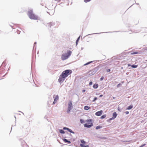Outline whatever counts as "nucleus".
I'll list each match as a JSON object with an SVG mask.
<instances>
[{
    "label": "nucleus",
    "mask_w": 147,
    "mask_h": 147,
    "mask_svg": "<svg viewBox=\"0 0 147 147\" xmlns=\"http://www.w3.org/2000/svg\"><path fill=\"white\" fill-rule=\"evenodd\" d=\"M72 73V71L70 69H67L63 71L59 76L58 81L60 83H62L65 80L66 78Z\"/></svg>",
    "instance_id": "nucleus-1"
},
{
    "label": "nucleus",
    "mask_w": 147,
    "mask_h": 147,
    "mask_svg": "<svg viewBox=\"0 0 147 147\" xmlns=\"http://www.w3.org/2000/svg\"><path fill=\"white\" fill-rule=\"evenodd\" d=\"M27 14L29 17L31 19L37 20L38 19V16L33 13L32 10L28 11Z\"/></svg>",
    "instance_id": "nucleus-2"
},
{
    "label": "nucleus",
    "mask_w": 147,
    "mask_h": 147,
    "mask_svg": "<svg viewBox=\"0 0 147 147\" xmlns=\"http://www.w3.org/2000/svg\"><path fill=\"white\" fill-rule=\"evenodd\" d=\"M71 52L70 51H68L67 53L63 54L61 56V59L63 60H64L67 59L71 55Z\"/></svg>",
    "instance_id": "nucleus-3"
},
{
    "label": "nucleus",
    "mask_w": 147,
    "mask_h": 147,
    "mask_svg": "<svg viewBox=\"0 0 147 147\" xmlns=\"http://www.w3.org/2000/svg\"><path fill=\"white\" fill-rule=\"evenodd\" d=\"M85 121L86 122V123L84 125V127L90 128L93 126V124L91 119L87 120Z\"/></svg>",
    "instance_id": "nucleus-4"
},
{
    "label": "nucleus",
    "mask_w": 147,
    "mask_h": 147,
    "mask_svg": "<svg viewBox=\"0 0 147 147\" xmlns=\"http://www.w3.org/2000/svg\"><path fill=\"white\" fill-rule=\"evenodd\" d=\"M72 104L71 101H70L68 104V108L67 110V112L68 113L69 112L71 109L72 108Z\"/></svg>",
    "instance_id": "nucleus-5"
},
{
    "label": "nucleus",
    "mask_w": 147,
    "mask_h": 147,
    "mask_svg": "<svg viewBox=\"0 0 147 147\" xmlns=\"http://www.w3.org/2000/svg\"><path fill=\"white\" fill-rule=\"evenodd\" d=\"M53 98H54V101L53 102V104H55L56 102L59 99V96L58 95H57L55 96V97H54V96H53Z\"/></svg>",
    "instance_id": "nucleus-6"
},
{
    "label": "nucleus",
    "mask_w": 147,
    "mask_h": 147,
    "mask_svg": "<svg viewBox=\"0 0 147 147\" xmlns=\"http://www.w3.org/2000/svg\"><path fill=\"white\" fill-rule=\"evenodd\" d=\"M81 142L82 143V144H80V146L82 147H88V146H85L84 145V144L85 143V142L83 140L81 141Z\"/></svg>",
    "instance_id": "nucleus-7"
},
{
    "label": "nucleus",
    "mask_w": 147,
    "mask_h": 147,
    "mask_svg": "<svg viewBox=\"0 0 147 147\" xmlns=\"http://www.w3.org/2000/svg\"><path fill=\"white\" fill-rule=\"evenodd\" d=\"M117 115V114L116 113V112H115L113 113V117L112 118H110L109 119L110 120H111L112 119H114L115 118Z\"/></svg>",
    "instance_id": "nucleus-8"
},
{
    "label": "nucleus",
    "mask_w": 147,
    "mask_h": 147,
    "mask_svg": "<svg viewBox=\"0 0 147 147\" xmlns=\"http://www.w3.org/2000/svg\"><path fill=\"white\" fill-rule=\"evenodd\" d=\"M102 112V111L101 110L100 111H98V112H96L95 113V115L96 116H100L101 115Z\"/></svg>",
    "instance_id": "nucleus-9"
},
{
    "label": "nucleus",
    "mask_w": 147,
    "mask_h": 147,
    "mask_svg": "<svg viewBox=\"0 0 147 147\" xmlns=\"http://www.w3.org/2000/svg\"><path fill=\"white\" fill-rule=\"evenodd\" d=\"M54 24H55L54 23L51 22L48 24V26L51 27V26H53L54 25Z\"/></svg>",
    "instance_id": "nucleus-10"
},
{
    "label": "nucleus",
    "mask_w": 147,
    "mask_h": 147,
    "mask_svg": "<svg viewBox=\"0 0 147 147\" xmlns=\"http://www.w3.org/2000/svg\"><path fill=\"white\" fill-rule=\"evenodd\" d=\"M90 107L88 106H86L84 107V109L86 110H87L90 109Z\"/></svg>",
    "instance_id": "nucleus-11"
},
{
    "label": "nucleus",
    "mask_w": 147,
    "mask_h": 147,
    "mask_svg": "<svg viewBox=\"0 0 147 147\" xmlns=\"http://www.w3.org/2000/svg\"><path fill=\"white\" fill-rule=\"evenodd\" d=\"M133 107V106L132 105H131L129 106L126 109L127 110H129L131 109Z\"/></svg>",
    "instance_id": "nucleus-12"
},
{
    "label": "nucleus",
    "mask_w": 147,
    "mask_h": 147,
    "mask_svg": "<svg viewBox=\"0 0 147 147\" xmlns=\"http://www.w3.org/2000/svg\"><path fill=\"white\" fill-rule=\"evenodd\" d=\"M63 141L65 142H67L68 143H70L71 142L70 141H68L66 139H64L63 140Z\"/></svg>",
    "instance_id": "nucleus-13"
},
{
    "label": "nucleus",
    "mask_w": 147,
    "mask_h": 147,
    "mask_svg": "<svg viewBox=\"0 0 147 147\" xmlns=\"http://www.w3.org/2000/svg\"><path fill=\"white\" fill-rule=\"evenodd\" d=\"M98 87V85L97 84H94L93 86V87L94 88H97Z\"/></svg>",
    "instance_id": "nucleus-14"
},
{
    "label": "nucleus",
    "mask_w": 147,
    "mask_h": 147,
    "mask_svg": "<svg viewBox=\"0 0 147 147\" xmlns=\"http://www.w3.org/2000/svg\"><path fill=\"white\" fill-rule=\"evenodd\" d=\"M59 132L61 134H64L65 132L62 129H60L59 130Z\"/></svg>",
    "instance_id": "nucleus-15"
},
{
    "label": "nucleus",
    "mask_w": 147,
    "mask_h": 147,
    "mask_svg": "<svg viewBox=\"0 0 147 147\" xmlns=\"http://www.w3.org/2000/svg\"><path fill=\"white\" fill-rule=\"evenodd\" d=\"M101 127H102L101 126H98L96 127V129H99L101 128Z\"/></svg>",
    "instance_id": "nucleus-16"
},
{
    "label": "nucleus",
    "mask_w": 147,
    "mask_h": 147,
    "mask_svg": "<svg viewBox=\"0 0 147 147\" xmlns=\"http://www.w3.org/2000/svg\"><path fill=\"white\" fill-rule=\"evenodd\" d=\"M138 66L137 65H131V67L133 68H136Z\"/></svg>",
    "instance_id": "nucleus-17"
},
{
    "label": "nucleus",
    "mask_w": 147,
    "mask_h": 147,
    "mask_svg": "<svg viewBox=\"0 0 147 147\" xmlns=\"http://www.w3.org/2000/svg\"><path fill=\"white\" fill-rule=\"evenodd\" d=\"M80 36L76 40V45H77L78 44V42L79 41V40L80 39Z\"/></svg>",
    "instance_id": "nucleus-18"
},
{
    "label": "nucleus",
    "mask_w": 147,
    "mask_h": 147,
    "mask_svg": "<svg viewBox=\"0 0 147 147\" xmlns=\"http://www.w3.org/2000/svg\"><path fill=\"white\" fill-rule=\"evenodd\" d=\"M106 117V115H102L101 117H100L101 119H102L103 118H105Z\"/></svg>",
    "instance_id": "nucleus-19"
},
{
    "label": "nucleus",
    "mask_w": 147,
    "mask_h": 147,
    "mask_svg": "<svg viewBox=\"0 0 147 147\" xmlns=\"http://www.w3.org/2000/svg\"><path fill=\"white\" fill-rule=\"evenodd\" d=\"M138 53V52H133V53H131V55L136 54H137Z\"/></svg>",
    "instance_id": "nucleus-20"
},
{
    "label": "nucleus",
    "mask_w": 147,
    "mask_h": 147,
    "mask_svg": "<svg viewBox=\"0 0 147 147\" xmlns=\"http://www.w3.org/2000/svg\"><path fill=\"white\" fill-rule=\"evenodd\" d=\"M92 0H84V1L86 3H87V2H88L90 1H91Z\"/></svg>",
    "instance_id": "nucleus-21"
},
{
    "label": "nucleus",
    "mask_w": 147,
    "mask_h": 147,
    "mask_svg": "<svg viewBox=\"0 0 147 147\" xmlns=\"http://www.w3.org/2000/svg\"><path fill=\"white\" fill-rule=\"evenodd\" d=\"M80 121L82 123H83L84 122V120L82 119H80Z\"/></svg>",
    "instance_id": "nucleus-22"
},
{
    "label": "nucleus",
    "mask_w": 147,
    "mask_h": 147,
    "mask_svg": "<svg viewBox=\"0 0 147 147\" xmlns=\"http://www.w3.org/2000/svg\"><path fill=\"white\" fill-rule=\"evenodd\" d=\"M67 130L71 133H74V132L72 131V130L69 129L68 128V129H67Z\"/></svg>",
    "instance_id": "nucleus-23"
},
{
    "label": "nucleus",
    "mask_w": 147,
    "mask_h": 147,
    "mask_svg": "<svg viewBox=\"0 0 147 147\" xmlns=\"http://www.w3.org/2000/svg\"><path fill=\"white\" fill-rule=\"evenodd\" d=\"M91 62H88V63H86V64H84V65H88V64H90V63Z\"/></svg>",
    "instance_id": "nucleus-24"
},
{
    "label": "nucleus",
    "mask_w": 147,
    "mask_h": 147,
    "mask_svg": "<svg viewBox=\"0 0 147 147\" xmlns=\"http://www.w3.org/2000/svg\"><path fill=\"white\" fill-rule=\"evenodd\" d=\"M97 99V97H95L94 98V99L93 100V101L94 102V101H95Z\"/></svg>",
    "instance_id": "nucleus-25"
},
{
    "label": "nucleus",
    "mask_w": 147,
    "mask_h": 147,
    "mask_svg": "<svg viewBox=\"0 0 147 147\" xmlns=\"http://www.w3.org/2000/svg\"><path fill=\"white\" fill-rule=\"evenodd\" d=\"M104 79V77H101L100 79V81H102Z\"/></svg>",
    "instance_id": "nucleus-26"
},
{
    "label": "nucleus",
    "mask_w": 147,
    "mask_h": 147,
    "mask_svg": "<svg viewBox=\"0 0 147 147\" xmlns=\"http://www.w3.org/2000/svg\"><path fill=\"white\" fill-rule=\"evenodd\" d=\"M92 84V82H90L89 83V85H91Z\"/></svg>",
    "instance_id": "nucleus-27"
},
{
    "label": "nucleus",
    "mask_w": 147,
    "mask_h": 147,
    "mask_svg": "<svg viewBox=\"0 0 147 147\" xmlns=\"http://www.w3.org/2000/svg\"><path fill=\"white\" fill-rule=\"evenodd\" d=\"M146 145L145 144H142L141 146H140V147H143L144 146Z\"/></svg>",
    "instance_id": "nucleus-28"
},
{
    "label": "nucleus",
    "mask_w": 147,
    "mask_h": 147,
    "mask_svg": "<svg viewBox=\"0 0 147 147\" xmlns=\"http://www.w3.org/2000/svg\"><path fill=\"white\" fill-rule=\"evenodd\" d=\"M129 113V112L128 111H127L125 112V113L127 115Z\"/></svg>",
    "instance_id": "nucleus-29"
},
{
    "label": "nucleus",
    "mask_w": 147,
    "mask_h": 147,
    "mask_svg": "<svg viewBox=\"0 0 147 147\" xmlns=\"http://www.w3.org/2000/svg\"><path fill=\"white\" fill-rule=\"evenodd\" d=\"M110 71V69H108L107 70V72H109V71Z\"/></svg>",
    "instance_id": "nucleus-30"
},
{
    "label": "nucleus",
    "mask_w": 147,
    "mask_h": 147,
    "mask_svg": "<svg viewBox=\"0 0 147 147\" xmlns=\"http://www.w3.org/2000/svg\"><path fill=\"white\" fill-rule=\"evenodd\" d=\"M63 129H67H67H68V128H67L66 127H63Z\"/></svg>",
    "instance_id": "nucleus-31"
},
{
    "label": "nucleus",
    "mask_w": 147,
    "mask_h": 147,
    "mask_svg": "<svg viewBox=\"0 0 147 147\" xmlns=\"http://www.w3.org/2000/svg\"><path fill=\"white\" fill-rule=\"evenodd\" d=\"M85 91H86V90H85L84 89V90H82V92H85Z\"/></svg>",
    "instance_id": "nucleus-32"
},
{
    "label": "nucleus",
    "mask_w": 147,
    "mask_h": 147,
    "mask_svg": "<svg viewBox=\"0 0 147 147\" xmlns=\"http://www.w3.org/2000/svg\"><path fill=\"white\" fill-rule=\"evenodd\" d=\"M102 96H103V95H102V94H101V95H100L99 96V97H101Z\"/></svg>",
    "instance_id": "nucleus-33"
},
{
    "label": "nucleus",
    "mask_w": 147,
    "mask_h": 147,
    "mask_svg": "<svg viewBox=\"0 0 147 147\" xmlns=\"http://www.w3.org/2000/svg\"><path fill=\"white\" fill-rule=\"evenodd\" d=\"M127 65H128V66H130L131 65L130 64H127Z\"/></svg>",
    "instance_id": "nucleus-34"
},
{
    "label": "nucleus",
    "mask_w": 147,
    "mask_h": 147,
    "mask_svg": "<svg viewBox=\"0 0 147 147\" xmlns=\"http://www.w3.org/2000/svg\"><path fill=\"white\" fill-rule=\"evenodd\" d=\"M120 84H118L117 85V86L118 87H119V86H120Z\"/></svg>",
    "instance_id": "nucleus-35"
}]
</instances>
